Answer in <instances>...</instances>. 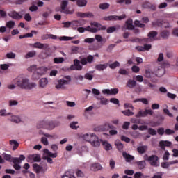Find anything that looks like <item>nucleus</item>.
Segmentation results:
<instances>
[{
    "label": "nucleus",
    "mask_w": 178,
    "mask_h": 178,
    "mask_svg": "<svg viewBox=\"0 0 178 178\" xmlns=\"http://www.w3.org/2000/svg\"><path fill=\"white\" fill-rule=\"evenodd\" d=\"M76 5L83 8L87 5V0H76Z\"/></svg>",
    "instance_id": "obj_36"
},
{
    "label": "nucleus",
    "mask_w": 178,
    "mask_h": 178,
    "mask_svg": "<svg viewBox=\"0 0 178 178\" xmlns=\"http://www.w3.org/2000/svg\"><path fill=\"white\" fill-rule=\"evenodd\" d=\"M30 12H37L38 10V7L32 3V6L29 7Z\"/></svg>",
    "instance_id": "obj_48"
},
{
    "label": "nucleus",
    "mask_w": 178,
    "mask_h": 178,
    "mask_svg": "<svg viewBox=\"0 0 178 178\" xmlns=\"http://www.w3.org/2000/svg\"><path fill=\"white\" fill-rule=\"evenodd\" d=\"M155 73L152 71H151V70H145V77H147V79H151V77H154Z\"/></svg>",
    "instance_id": "obj_29"
},
{
    "label": "nucleus",
    "mask_w": 178,
    "mask_h": 178,
    "mask_svg": "<svg viewBox=\"0 0 178 178\" xmlns=\"http://www.w3.org/2000/svg\"><path fill=\"white\" fill-rule=\"evenodd\" d=\"M121 140L124 141L125 143H130L131 139H130V138L126 137L125 136H122Z\"/></svg>",
    "instance_id": "obj_64"
},
{
    "label": "nucleus",
    "mask_w": 178,
    "mask_h": 178,
    "mask_svg": "<svg viewBox=\"0 0 178 178\" xmlns=\"http://www.w3.org/2000/svg\"><path fill=\"white\" fill-rule=\"evenodd\" d=\"M160 35L163 40H168L170 35V32H169L168 30H164L160 33Z\"/></svg>",
    "instance_id": "obj_27"
},
{
    "label": "nucleus",
    "mask_w": 178,
    "mask_h": 178,
    "mask_svg": "<svg viewBox=\"0 0 178 178\" xmlns=\"http://www.w3.org/2000/svg\"><path fill=\"white\" fill-rule=\"evenodd\" d=\"M122 155L125 159L126 162H131V161L134 160V156L127 154L126 152H123Z\"/></svg>",
    "instance_id": "obj_24"
},
{
    "label": "nucleus",
    "mask_w": 178,
    "mask_h": 178,
    "mask_svg": "<svg viewBox=\"0 0 178 178\" xmlns=\"http://www.w3.org/2000/svg\"><path fill=\"white\" fill-rule=\"evenodd\" d=\"M119 92L118 88H113V89H104L102 90L103 94H108V95H116Z\"/></svg>",
    "instance_id": "obj_15"
},
{
    "label": "nucleus",
    "mask_w": 178,
    "mask_h": 178,
    "mask_svg": "<svg viewBox=\"0 0 178 178\" xmlns=\"http://www.w3.org/2000/svg\"><path fill=\"white\" fill-rule=\"evenodd\" d=\"M95 41V39L94 38H89L84 40V42L87 44H92Z\"/></svg>",
    "instance_id": "obj_58"
},
{
    "label": "nucleus",
    "mask_w": 178,
    "mask_h": 178,
    "mask_svg": "<svg viewBox=\"0 0 178 178\" xmlns=\"http://www.w3.org/2000/svg\"><path fill=\"white\" fill-rule=\"evenodd\" d=\"M83 140L86 141H88V143H90L92 147H99L101 145V143L99 142V138H98V136L94 134H86L83 136Z\"/></svg>",
    "instance_id": "obj_5"
},
{
    "label": "nucleus",
    "mask_w": 178,
    "mask_h": 178,
    "mask_svg": "<svg viewBox=\"0 0 178 178\" xmlns=\"http://www.w3.org/2000/svg\"><path fill=\"white\" fill-rule=\"evenodd\" d=\"M10 122H13V123H20L21 120L18 116L13 115L11 117Z\"/></svg>",
    "instance_id": "obj_43"
},
{
    "label": "nucleus",
    "mask_w": 178,
    "mask_h": 178,
    "mask_svg": "<svg viewBox=\"0 0 178 178\" xmlns=\"http://www.w3.org/2000/svg\"><path fill=\"white\" fill-rule=\"evenodd\" d=\"M34 48H38L39 49H42V43L38 42L33 44Z\"/></svg>",
    "instance_id": "obj_61"
},
{
    "label": "nucleus",
    "mask_w": 178,
    "mask_h": 178,
    "mask_svg": "<svg viewBox=\"0 0 178 178\" xmlns=\"http://www.w3.org/2000/svg\"><path fill=\"white\" fill-rule=\"evenodd\" d=\"M147 115L152 116L154 115V111L152 109H145L144 111H139L135 116L136 118H145Z\"/></svg>",
    "instance_id": "obj_11"
},
{
    "label": "nucleus",
    "mask_w": 178,
    "mask_h": 178,
    "mask_svg": "<svg viewBox=\"0 0 178 178\" xmlns=\"http://www.w3.org/2000/svg\"><path fill=\"white\" fill-rule=\"evenodd\" d=\"M108 66V63H105V64H97L95 66V69L96 70H98L99 72H101L102 70H105V69H106Z\"/></svg>",
    "instance_id": "obj_22"
},
{
    "label": "nucleus",
    "mask_w": 178,
    "mask_h": 178,
    "mask_svg": "<svg viewBox=\"0 0 178 178\" xmlns=\"http://www.w3.org/2000/svg\"><path fill=\"white\" fill-rule=\"evenodd\" d=\"M109 6H111V5L108 3H102L99 5V8L102 10H105L106 9H109Z\"/></svg>",
    "instance_id": "obj_34"
},
{
    "label": "nucleus",
    "mask_w": 178,
    "mask_h": 178,
    "mask_svg": "<svg viewBox=\"0 0 178 178\" xmlns=\"http://www.w3.org/2000/svg\"><path fill=\"white\" fill-rule=\"evenodd\" d=\"M3 156L6 161H8V162H13L14 163L13 168L15 170H20L22 169V166H20V163H22V161H24L26 159V156L24 155L21 154L19 158L13 157L10 154H6V153L3 154Z\"/></svg>",
    "instance_id": "obj_1"
},
{
    "label": "nucleus",
    "mask_w": 178,
    "mask_h": 178,
    "mask_svg": "<svg viewBox=\"0 0 178 178\" xmlns=\"http://www.w3.org/2000/svg\"><path fill=\"white\" fill-rule=\"evenodd\" d=\"M80 60L75 59L74 60V65H75V67L76 68V70H83V66H86L87 63H92L94 62V56L92 55H88L86 58L84 56H80L79 57ZM83 66H81V65Z\"/></svg>",
    "instance_id": "obj_3"
},
{
    "label": "nucleus",
    "mask_w": 178,
    "mask_h": 178,
    "mask_svg": "<svg viewBox=\"0 0 178 178\" xmlns=\"http://www.w3.org/2000/svg\"><path fill=\"white\" fill-rule=\"evenodd\" d=\"M103 145L104 147V149L106 151H111L112 149V145H111L107 141H105L103 143Z\"/></svg>",
    "instance_id": "obj_39"
},
{
    "label": "nucleus",
    "mask_w": 178,
    "mask_h": 178,
    "mask_svg": "<svg viewBox=\"0 0 178 178\" xmlns=\"http://www.w3.org/2000/svg\"><path fill=\"white\" fill-rule=\"evenodd\" d=\"M123 19H126V15L123 14L121 16L118 15H110L108 17H104L103 18V20H105L106 22H111L112 20L116 21V20H123Z\"/></svg>",
    "instance_id": "obj_10"
},
{
    "label": "nucleus",
    "mask_w": 178,
    "mask_h": 178,
    "mask_svg": "<svg viewBox=\"0 0 178 178\" xmlns=\"http://www.w3.org/2000/svg\"><path fill=\"white\" fill-rule=\"evenodd\" d=\"M10 145H15L13 147V151H16L19 147V143L15 140H10Z\"/></svg>",
    "instance_id": "obj_37"
},
{
    "label": "nucleus",
    "mask_w": 178,
    "mask_h": 178,
    "mask_svg": "<svg viewBox=\"0 0 178 178\" xmlns=\"http://www.w3.org/2000/svg\"><path fill=\"white\" fill-rule=\"evenodd\" d=\"M106 31L108 34H111L113 33L114 31H116V27L115 26H111L106 29Z\"/></svg>",
    "instance_id": "obj_59"
},
{
    "label": "nucleus",
    "mask_w": 178,
    "mask_h": 178,
    "mask_svg": "<svg viewBox=\"0 0 178 178\" xmlns=\"http://www.w3.org/2000/svg\"><path fill=\"white\" fill-rule=\"evenodd\" d=\"M143 8H144L145 9H149L150 10H156V7L155 6V5L149 2H145L143 4Z\"/></svg>",
    "instance_id": "obj_20"
},
{
    "label": "nucleus",
    "mask_w": 178,
    "mask_h": 178,
    "mask_svg": "<svg viewBox=\"0 0 178 178\" xmlns=\"http://www.w3.org/2000/svg\"><path fill=\"white\" fill-rule=\"evenodd\" d=\"M43 152L47 155L43 156V159H45L47 161L48 163H54V161H52L51 158H56L58 156V154L56 153H52L50 151H49L47 149H45L43 150Z\"/></svg>",
    "instance_id": "obj_9"
},
{
    "label": "nucleus",
    "mask_w": 178,
    "mask_h": 178,
    "mask_svg": "<svg viewBox=\"0 0 178 178\" xmlns=\"http://www.w3.org/2000/svg\"><path fill=\"white\" fill-rule=\"evenodd\" d=\"M147 149H148V146L147 145L139 146L137 147V151L138 154H145Z\"/></svg>",
    "instance_id": "obj_26"
},
{
    "label": "nucleus",
    "mask_w": 178,
    "mask_h": 178,
    "mask_svg": "<svg viewBox=\"0 0 178 178\" xmlns=\"http://www.w3.org/2000/svg\"><path fill=\"white\" fill-rule=\"evenodd\" d=\"M122 113H123L124 116H133V115H134V113L131 111L130 109L122 111Z\"/></svg>",
    "instance_id": "obj_42"
},
{
    "label": "nucleus",
    "mask_w": 178,
    "mask_h": 178,
    "mask_svg": "<svg viewBox=\"0 0 178 178\" xmlns=\"http://www.w3.org/2000/svg\"><path fill=\"white\" fill-rule=\"evenodd\" d=\"M71 26H72V27H79V26H80V22H79L78 20H74L71 22Z\"/></svg>",
    "instance_id": "obj_55"
},
{
    "label": "nucleus",
    "mask_w": 178,
    "mask_h": 178,
    "mask_svg": "<svg viewBox=\"0 0 178 178\" xmlns=\"http://www.w3.org/2000/svg\"><path fill=\"white\" fill-rule=\"evenodd\" d=\"M91 26H94V27L97 28H91V26H88L85 28V31H90V33H98L99 30H106V26H102L101 24L98 22H92L90 23Z\"/></svg>",
    "instance_id": "obj_8"
},
{
    "label": "nucleus",
    "mask_w": 178,
    "mask_h": 178,
    "mask_svg": "<svg viewBox=\"0 0 178 178\" xmlns=\"http://www.w3.org/2000/svg\"><path fill=\"white\" fill-rule=\"evenodd\" d=\"M172 145V142L168 141V140H161L159 142V147L165 151V147H170Z\"/></svg>",
    "instance_id": "obj_19"
},
{
    "label": "nucleus",
    "mask_w": 178,
    "mask_h": 178,
    "mask_svg": "<svg viewBox=\"0 0 178 178\" xmlns=\"http://www.w3.org/2000/svg\"><path fill=\"white\" fill-rule=\"evenodd\" d=\"M58 126H60V122H54V121H47V130H54L55 127H58Z\"/></svg>",
    "instance_id": "obj_14"
},
{
    "label": "nucleus",
    "mask_w": 178,
    "mask_h": 178,
    "mask_svg": "<svg viewBox=\"0 0 178 178\" xmlns=\"http://www.w3.org/2000/svg\"><path fill=\"white\" fill-rule=\"evenodd\" d=\"M158 161H159V157L156 155H152L148 158V162L152 166H158Z\"/></svg>",
    "instance_id": "obj_12"
},
{
    "label": "nucleus",
    "mask_w": 178,
    "mask_h": 178,
    "mask_svg": "<svg viewBox=\"0 0 178 178\" xmlns=\"http://www.w3.org/2000/svg\"><path fill=\"white\" fill-rule=\"evenodd\" d=\"M6 58H8V59H15V58H16V54L13 52L8 53L6 54Z\"/></svg>",
    "instance_id": "obj_50"
},
{
    "label": "nucleus",
    "mask_w": 178,
    "mask_h": 178,
    "mask_svg": "<svg viewBox=\"0 0 178 178\" xmlns=\"http://www.w3.org/2000/svg\"><path fill=\"white\" fill-rule=\"evenodd\" d=\"M84 79L91 81V80H92L94 79V72L89 71L88 72L86 73L84 75Z\"/></svg>",
    "instance_id": "obj_28"
},
{
    "label": "nucleus",
    "mask_w": 178,
    "mask_h": 178,
    "mask_svg": "<svg viewBox=\"0 0 178 178\" xmlns=\"http://www.w3.org/2000/svg\"><path fill=\"white\" fill-rule=\"evenodd\" d=\"M137 86V81L129 79L127 83V87H129V88H134Z\"/></svg>",
    "instance_id": "obj_30"
},
{
    "label": "nucleus",
    "mask_w": 178,
    "mask_h": 178,
    "mask_svg": "<svg viewBox=\"0 0 178 178\" xmlns=\"http://www.w3.org/2000/svg\"><path fill=\"white\" fill-rule=\"evenodd\" d=\"M28 159L30 161H33V162H41V155L31 154L28 156Z\"/></svg>",
    "instance_id": "obj_18"
},
{
    "label": "nucleus",
    "mask_w": 178,
    "mask_h": 178,
    "mask_svg": "<svg viewBox=\"0 0 178 178\" xmlns=\"http://www.w3.org/2000/svg\"><path fill=\"white\" fill-rule=\"evenodd\" d=\"M33 168L36 173H40V172H42V170H44V168L37 163L33 164Z\"/></svg>",
    "instance_id": "obj_31"
},
{
    "label": "nucleus",
    "mask_w": 178,
    "mask_h": 178,
    "mask_svg": "<svg viewBox=\"0 0 178 178\" xmlns=\"http://www.w3.org/2000/svg\"><path fill=\"white\" fill-rule=\"evenodd\" d=\"M115 145L117 147V149L118 151H122L123 150V145L122 142H120L119 140H115Z\"/></svg>",
    "instance_id": "obj_35"
},
{
    "label": "nucleus",
    "mask_w": 178,
    "mask_h": 178,
    "mask_svg": "<svg viewBox=\"0 0 178 178\" xmlns=\"http://www.w3.org/2000/svg\"><path fill=\"white\" fill-rule=\"evenodd\" d=\"M72 83L71 76H65L63 78L58 81V83L56 85L57 90H66V86Z\"/></svg>",
    "instance_id": "obj_6"
},
{
    "label": "nucleus",
    "mask_w": 178,
    "mask_h": 178,
    "mask_svg": "<svg viewBox=\"0 0 178 178\" xmlns=\"http://www.w3.org/2000/svg\"><path fill=\"white\" fill-rule=\"evenodd\" d=\"M156 76H157L158 77H162V76H163V69L159 68L158 71L156 72Z\"/></svg>",
    "instance_id": "obj_49"
},
{
    "label": "nucleus",
    "mask_w": 178,
    "mask_h": 178,
    "mask_svg": "<svg viewBox=\"0 0 178 178\" xmlns=\"http://www.w3.org/2000/svg\"><path fill=\"white\" fill-rule=\"evenodd\" d=\"M156 35H158V32L155 31H150L147 37H149V38L152 40L154 41V38H155V37H156Z\"/></svg>",
    "instance_id": "obj_33"
},
{
    "label": "nucleus",
    "mask_w": 178,
    "mask_h": 178,
    "mask_svg": "<svg viewBox=\"0 0 178 178\" xmlns=\"http://www.w3.org/2000/svg\"><path fill=\"white\" fill-rule=\"evenodd\" d=\"M41 143L44 144V145H49V143L48 142V139L45 137H42Z\"/></svg>",
    "instance_id": "obj_63"
},
{
    "label": "nucleus",
    "mask_w": 178,
    "mask_h": 178,
    "mask_svg": "<svg viewBox=\"0 0 178 178\" xmlns=\"http://www.w3.org/2000/svg\"><path fill=\"white\" fill-rule=\"evenodd\" d=\"M61 41H70L71 40H74V37H67V36H63L60 38Z\"/></svg>",
    "instance_id": "obj_54"
},
{
    "label": "nucleus",
    "mask_w": 178,
    "mask_h": 178,
    "mask_svg": "<svg viewBox=\"0 0 178 178\" xmlns=\"http://www.w3.org/2000/svg\"><path fill=\"white\" fill-rule=\"evenodd\" d=\"M119 66H120V63H119V62L115 61L112 64H108V67H110V69H116V67H119Z\"/></svg>",
    "instance_id": "obj_45"
},
{
    "label": "nucleus",
    "mask_w": 178,
    "mask_h": 178,
    "mask_svg": "<svg viewBox=\"0 0 178 178\" xmlns=\"http://www.w3.org/2000/svg\"><path fill=\"white\" fill-rule=\"evenodd\" d=\"M76 124H79V122L77 121H74L70 124V127L73 130H77L79 126H76Z\"/></svg>",
    "instance_id": "obj_44"
},
{
    "label": "nucleus",
    "mask_w": 178,
    "mask_h": 178,
    "mask_svg": "<svg viewBox=\"0 0 178 178\" xmlns=\"http://www.w3.org/2000/svg\"><path fill=\"white\" fill-rule=\"evenodd\" d=\"M35 54H36L35 51L28 52L26 55H25V58L26 59H29V58H33L35 56Z\"/></svg>",
    "instance_id": "obj_47"
},
{
    "label": "nucleus",
    "mask_w": 178,
    "mask_h": 178,
    "mask_svg": "<svg viewBox=\"0 0 178 178\" xmlns=\"http://www.w3.org/2000/svg\"><path fill=\"white\" fill-rule=\"evenodd\" d=\"M157 133L159 136H163L165 134V128L161 127L157 129Z\"/></svg>",
    "instance_id": "obj_60"
},
{
    "label": "nucleus",
    "mask_w": 178,
    "mask_h": 178,
    "mask_svg": "<svg viewBox=\"0 0 178 178\" xmlns=\"http://www.w3.org/2000/svg\"><path fill=\"white\" fill-rule=\"evenodd\" d=\"M170 155V154L169 153V152L165 151L163 156V161H169Z\"/></svg>",
    "instance_id": "obj_56"
},
{
    "label": "nucleus",
    "mask_w": 178,
    "mask_h": 178,
    "mask_svg": "<svg viewBox=\"0 0 178 178\" xmlns=\"http://www.w3.org/2000/svg\"><path fill=\"white\" fill-rule=\"evenodd\" d=\"M62 178H76V177L73 175H71V173L67 171L65 173V175H63Z\"/></svg>",
    "instance_id": "obj_51"
},
{
    "label": "nucleus",
    "mask_w": 178,
    "mask_h": 178,
    "mask_svg": "<svg viewBox=\"0 0 178 178\" xmlns=\"http://www.w3.org/2000/svg\"><path fill=\"white\" fill-rule=\"evenodd\" d=\"M136 163V165H138V168L140 170L144 169V168H145L146 163H145V161H138Z\"/></svg>",
    "instance_id": "obj_41"
},
{
    "label": "nucleus",
    "mask_w": 178,
    "mask_h": 178,
    "mask_svg": "<svg viewBox=\"0 0 178 178\" xmlns=\"http://www.w3.org/2000/svg\"><path fill=\"white\" fill-rule=\"evenodd\" d=\"M134 24L136 27H139L140 29H144L145 27V24L141 23L139 20H135Z\"/></svg>",
    "instance_id": "obj_38"
},
{
    "label": "nucleus",
    "mask_w": 178,
    "mask_h": 178,
    "mask_svg": "<svg viewBox=\"0 0 178 178\" xmlns=\"http://www.w3.org/2000/svg\"><path fill=\"white\" fill-rule=\"evenodd\" d=\"M48 71L47 67H40L37 68V65H31L28 67V72L33 73L32 77L33 80H38L41 76H44Z\"/></svg>",
    "instance_id": "obj_2"
},
{
    "label": "nucleus",
    "mask_w": 178,
    "mask_h": 178,
    "mask_svg": "<svg viewBox=\"0 0 178 178\" xmlns=\"http://www.w3.org/2000/svg\"><path fill=\"white\" fill-rule=\"evenodd\" d=\"M6 26L8 27V29H13V27H15V22L9 21L6 24Z\"/></svg>",
    "instance_id": "obj_53"
},
{
    "label": "nucleus",
    "mask_w": 178,
    "mask_h": 178,
    "mask_svg": "<svg viewBox=\"0 0 178 178\" xmlns=\"http://www.w3.org/2000/svg\"><path fill=\"white\" fill-rule=\"evenodd\" d=\"M69 5V1L63 0L60 2V7L56 9V12H60L61 13H65V15H73L74 13V10H70L67 9V6Z\"/></svg>",
    "instance_id": "obj_7"
},
{
    "label": "nucleus",
    "mask_w": 178,
    "mask_h": 178,
    "mask_svg": "<svg viewBox=\"0 0 178 178\" xmlns=\"http://www.w3.org/2000/svg\"><path fill=\"white\" fill-rule=\"evenodd\" d=\"M39 86L42 88H45V87H47V86H48V79H47V78H42L39 81Z\"/></svg>",
    "instance_id": "obj_23"
},
{
    "label": "nucleus",
    "mask_w": 178,
    "mask_h": 178,
    "mask_svg": "<svg viewBox=\"0 0 178 178\" xmlns=\"http://www.w3.org/2000/svg\"><path fill=\"white\" fill-rule=\"evenodd\" d=\"M110 168L112 170L115 169V165H116V163L113 161V159H111L109 161Z\"/></svg>",
    "instance_id": "obj_62"
},
{
    "label": "nucleus",
    "mask_w": 178,
    "mask_h": 178,
    "mask_svg": "<svg viewBox=\"0 0 178 178\" xmlns=\"http://www.w3.org/2000/svg\"><path fill=\"white\" fill-rule=\"evenodd\" d=\"M165 134H166V136H170L172 134H175V130H172L170 129H166L165 130Z\"/></svg>",
    "instance_id": "obj_57"
},
{
    "label": "nucleus",
    "mask_w": 178,
    "mask_h": 178,
    "mask_svg": "<svg viewBox=\"0 0 178 178\" xmlns=\"http://www.w3.org/2000/svg\"><path fill=\"white\" fill-rule=\"evenodd\" d=\"M127 30H134V25H133V19H128L126 22Z\"/></svg>",
    "instance_id": "obj_25"
},
{
    "label": "nucleus",
    "mask_w": 178,
    "mask_h": 178,
    "mask_svg": "<svg viewBox=\"0 0 178 178\" xmlns=\"http://www.w3.org/2000/svg\"><path fill=\"white\" fill-rule=\"evenodd\" d=\"M65 62V58L63 57L54 58V63L56 64L63 63Z\"/></svg>",
    "instance_id": "obj_40"
},
{
    "label": "nucleus",
    "mask_w": 178,
    "mask_h": 178,
    "mask_svg": "<svg viewBox=\"0 0 178 178\" xmlns=\"http://www.w3.org/2000/svg\"><path fill=\"white\" fill-rule=\"evenodd\" d=\"M95 39L97 41V42H102V44H105V42H106V39L103 38L101 35H95Z\"/></svg>",
    "instance_id": "obj_32"
},
{
    "label": "nucleus",
    "mask_w": 178,
    "mask_h": 178,
    "mask_svg": "<svg viewBox=\"0 0 178 178\" xmlns=\"http://www.w3.org/2000/svg\"><path fill=\"white\" fill-rule=\"evenodd\" d=\"M9 17L14 19V20H20L23 17V16L20 15L19 13L16 11H11L10 13L8 14Z\"/></svg>",
    "instance_id": "obj_16"
},
{
    "label": "nucleus",
    "mask_w": 178,
    "mask_h": 178,
    "mask_svg": "<svg viewBox=\"0 0 178 178\" xmlns=\"http://www.w3.org/2000/svg\"><path fill=\"white\" fill-rule=\"evenodd\" d=\"M155 25L158 26V27H164V29L170 28V24L166 20H159L155 22Z\"/></svg>",
    "instance_id": "obj_13"
},
{
    "label": "nucleus",
    "mask_w": 178,
    "mask_h": 178,
    "mask_svg": "<svg viewBox=\"0 0 178 178\" xmlns=\"http://www.w3.org/2000/svg\"><path fill=\"white\" fill-rule=\"evenodd\" d=\"M147 131L150 136H156L157 134L156 130L154 129L153 128H149L147 129Z\"/></svg>",
    "instance_id": "obj_52"
},
{
    "label": "nucleus",
    "mask_w": 178,
    "mask_h": 178,
    "mask_svg": "<svg viewBox=\"0 0 178 178\" xmlns=\"http://www.w3.org/2000/svg\"><path fill=\"white\" fill-rule=\"evenodd\" d=\"M143 102V104H145V105H148V100L145 98L143 99H138L134 101V103L136 102Z\"/></svg>",
    "instance_id": "obj_46"
},
{
    "label": "nucleus",
    "mask_w": 178,
    "mask_h": 178,
    "mask_svg": "<svg viewBox=\"0 0 178 178\" xmlns=\"http://www.w3.org/2000/svg\"><path fill=\"white\" fill-rule=\"evenodd\" d=\"M103 168L99 163H94L90 165V170L92 172H98V170H102Z\"/></svg>",
    "instance_id": "obj_17"
},
{
    "label": "nucleus",
    "mask_w": 178,
    "mask_h": 178,
    "mask_svg": "<svg viewBox=\"0 0 178 178\" xmlns=\"http://www.w3.org/2000/svg\"><path fill=\"white\" fill-rule=\"evenodd\" d=\"M17 87L24 88V90H31L37 87V84L34 82L30 83L29 79L24 77H18L16 83Z\"/></svg>",
    "instance_id": "obj_4"
},
{
    "label": "nucleus",
    "mask_w": 178,
    "mask_h": 178,
    "mask_svg": "<svg viewBox=\"0 0 178 178\" xmlns=\"http://www.w3.org/2000/svg\"><path fill=\"white\" fill-rule=\"evenodd\" d=\"M48 126V120H42L40 121L37 125V129H47V127Z\"/></svg>",
    "instance_id": "obj_21"
}]
</instances>
